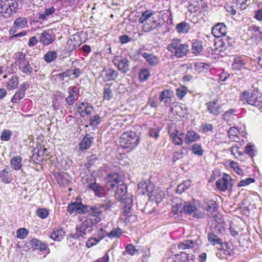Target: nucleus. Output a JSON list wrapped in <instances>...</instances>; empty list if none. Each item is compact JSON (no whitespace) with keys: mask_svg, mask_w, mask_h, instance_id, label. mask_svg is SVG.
Listing matches in <instances>:
<instances>
[{"mask_svg":"<svg viewBox=\"0 0 262 262\" xmlns=\"http://www.w3.org/2000/svg\"><path fill=\"white\" fill-rule=\"evenodd\" d=\"M8 77V80L6 84V87L7 89L9 90L15 89L19 84L18 77L15 75H9L8 74H5L3 76V78L4 79H6Z\"/></svg>","mask_w":262,"mask_h":262,"instance_id":"aec40b11","label":"nucleus"},{"mask_svg":"<svg viewBox=\"0 0 262 262\" xmlns=\"http://www.w3.org/2000/svg\"><path fill=\"white\" fill-rule=\"evenodd\" d=\"M190 186V181H185L183 183L179 184L177 188V192L181 194L185 191Z\"/></svg>","mask_w":262,"mask_h":262,"instance_id":"3c124183","label":"nucleus"},{"mask_svg":"<svg viewBox=\"0 0 262 262\" xmlns=\"http://www.w3.org/2000/svg\"><path fill=\"white\" fill-rule=\"evenodd\" d=\"M18 10L17 0H0V17L8 18Z\"/></svg>","mask_w":262,"mask_h":262,"instance_id":"f03ea898","label":"nucleus"},{"mask_svg":"<svg viewBox=\"0 0 262 262\" xmlns=\"http://www.w3.org/2000/svg\"><path fill=\"white\" fill-rule=\"evenodd\" d=\"M94 222L91 218L85 219L79 225L76 227V235L77 238L83 237L87 233H90L93 231Z\"/></svg>","mask_w":262,"mask_h":262,"instance_id":"39448f33","label":"nucleus"},{"mask_svg":"<svg viewBox=\"0 0 262 262\" xmlns=\"http://www.w3.org/2000/svg\"><path fill=\"white\" fill-rule=\"evenodd\" d=\"M196 243L197 241H193L192 240H185L178 244V249L180 251L189 250L193 248L194 245Z\"/></svg>","mask_w":262,"mask_h":262,"instance_id":"bb28decb","label":"nucleus"},{"mask_svg":"<svg viewBox=\"0 0 262 262\" xmlns=\"http://www.w3.org/2000/svg\"><path fill=\"white\" fill-rule=\"evenodd\" d=\"M175 256L180 262H189L192 259V256H189L186 252L183 251H181L180 254H177Z\"/></svg>","mask_w":262,"mask_h":262,"instance_id":"c03bdc74","label":"nucleus"},{"mask_svg":"<svg viewBox=\"0 0 262 262\" xmlns=\"http://www.w3.org/2000/svg\"><path fill=\"white\" fill-rule=\"evenodd\" d=\"M150 73L148 69L144 68L141 70L139 78L140 81H145L147 80L150 76Z\"/></svg>","mask_w":262,"mask_h":262,"instance_id":"de8ad7c7","label":"nucleus"},{"mask_svg":"<svg viewBox=\"0 0 262 262\" xmlns=\"http://www.w3.org/2000/svg\"><path fill=\"white\" fill-rule=\"evenodd\" d=\"M25 96V94L20 90H18L11 99V101L14 103H17L19 100L23 99Z\"/></svg>","mask_w":262,"mask_h":262,"instance_id":"5fc2aeb1","label":"nucleus"},{"mask_svg":"<svg viewBox=\"0 0 262 262\" xmlns=\"http://www.w3.org/2000/svg\"><path fill=\"white\" fill-rule=\"evenodd\" d=\"M125 251L128 254L130 255H135L136 252L137 251L135 247L131 244L126 246L125 248Z\"/></svg>","mask_w":262,"mask_h":262,"instance_id":"774afa93","label":"nucleus"},{"mask_svg":"<svg viewBox=\"0 0 262 262\" xmlns=\"http://www.w3.org/2000/svg\"><path fill=\"white\" fill-rule=\"evenodd\" d=\"M167 50L178 58L185 56L189 51V47L187 44L182 43L179 39H173L168 45Z\"/></svg>","mask_w":262,"mask_h":262,"instance_id":"20e7f679","label":"nucleus"},{"mask_svg":"<svg viewBox=\"0 0 262 262\" xmlns=\"http://www.w3.org/2000/svg\"><path fill=\"white\" fill-rule=\"evenodd\" d=\"M28 20L25 17H19L17 18L14 21L13 26L9 30V33L11 35L15 33L17 30L22 29L27 27Z\"/></svg>","mask_w":262,"mask_h":262,"instance_id":"f8f14e48","label":"nucleus"},{"mask_svg":"<svg viewBox=\"0 0 262 262\" xmlns=\"http://www.w3.org/2000/svg\"><path fill=\"white\" fill-rule=\"evenodd\" d=\"M127 187L125 184L122 183L116 186L114 196L118 201H124L127 198Z\"/></svg>","mask_w":262,"mask_h":262,"instance_id":"4468645a","label":"nucleus"},{"mask_svg":"<svg viewBox=\"0 0 262 262\" xmlns=\"http://www.w3.org/2000/svg\"><path fill=\"white\" fill-rule=\"evenodd\" d=\"M192 49L194 53H200L202 50V47L199 41H195L192 44Z\"/></svg>","mask_w":262,"mask_h":262,"instance_id":"338daca9","label":"nucleus"},{"mask_svg":"<svg viewBox=\"0 0 262 262\" xmlns=\"http://www.w3.org/2000/svg\"><path fill=\"white\" fill-rule=\"evenodd\" d=\"M186 143L189 144L192 142H194L199 140L200 136L193 130H188L186 133Z\"/></svg>","mask_w":262,"mask_h":262,"instance_id":"c756f323","label":"nucleus"},{"mask_svg":"<svg viewBox=\"0 0 262 262\" xmlns=\"http://www.w3.org/2000/svg\"><path fill=\"white\" fill-rule=\"evenodd\" d=\"M183 212L187 214L191 215L193 217L202 219L204 214L196 207L188 202H184L183 203Z\"/></svg>","mask_w":262,"mask_h":262,"instance_id":"423d86ee","label":"nucleus"},{"mask_svg":"<svg viewBox=\"0 0 262 262\" xmlns=\"http://www.w3.org/2000/svg\"><path fill=\"white\" fill-rule=\"evenodd\" d=\"M227 29L223 23H219L214 26L212 29V34L217 38L226 35Z\"/></svg>","mask_w":262,"mask_h":262,"instance_id":"4be33fe9","label":"nucleus"},{"mask_svg":"<svg viewBox=\"0 0 262 262\" xmlns=\"http://www.w3.org/2000/svg\"><path fill=\"white\" fill-rule=\"evenodd\" d=\"M113 63L123 73H126L129 70V61L126 58L116 57L113 60Z\"/></svg>","mask_w":262,"mask_h":262,"instance_id":"1a4fd4ad","label":"nucleus"},{"mask_svg":"<svg viewBox=\"0 0 262 262\" xmlns=\"http://www.w3.org/2000/svg\"><path fill=\"white\" fill-rule=\"evenodd\" d=\"M88 209L86 205H84L81 202L75 201L69 204L67 211L70 214H85Z\"/></svg>","mask_w":262,"mask_h":262,"instance_id":"0eeeda50","label":"nucleus"},{"mask_svg":"<svg viewBox=\"0 0 262 262\" xmlns=\"http://www.w3.org/2000/svg\"><path fill=\"white\" fill-rule=\"evenodd\" d=\"M204 208L208 212V215L210 217H213L215 216V214H214V213L216 212L217 207L215 201L212 200L206 201L204 205Z\"/></svg>","mask_w":262,"mask_h":262,"instance_id":"412c9836","label":"nucleus"},{"mask_svg":"<svg viewBox=\"0 0 262 262\" xmlns=\"http://www.w3.org/2000/svg\"><path fill=\"white\" fill-rule=\"evenodd\" d=\"M0 178L5 183H9L11 182V179L9 176V172L5 170H3L0 172Z\"/></svg>","mask_w":262,"mask_h":262,"instance_id":"13d9d810","label":"nucleus"},{"mask_svg":"<svg viewBox=\"0 0 262 262\" xmlns=\"http://www.w3.org/2000/svg\"><path fill=\"white\" fill-rule=\"evenodd\" d=\"M15 63L18 66L26 62L28 60L27 55L22 52H18L14 54V56Z\"/></svg>","mask_w":262,"mask_h":262,"instance_id":"72a5a7b5","label":"nucleus"},{"mask_svg":"<svg viewBox=\"0 0 262 262\" xmlns=\"http://www.w3.org/2000/svg\"><path fill=\"white\" fill-rule=\"evenodd\" d=\"M96 178L92 174H90V176H83L81 178V182L84 184L88 188L90 189V186L92 183H94L96 181Z\"/></svg>","mask_w":262,"mask_h":262,"instance_id":"37998d69","label":"nucleus"},{"mask_svg":"<svg viewBox=\"0 0 262 262\" xmlns=\"http://www.w3.org/2000/svg\"><path fill=\"white\" fill-rule=\"evenodd\" d=\"M18 67L21 71L26 74H29L33 71V69L30 66L29 60L21 64Z\"/></svg>","mask_w":262,"mask_h":262,"instance_id":"58836bf2","label":"nucleus"},{"mask_svg":"<svg viewBox=\"0 0 262 262\" xmlns=\"http://www.w3.org/2000/svg\"><path fill=\"white\" fill-rule=\"evenodd\" d=\"M87 211H85V214H88L91 216L96 217L95 219V223H97L101 221L100 216L102 214V210L100 206L98 204L95 205L86 206Z\"/></svg>","mask_w":262,"mask_h":262,"instance_id":"9b49d317","label":"nucleus"},{"mask_svg":"<svg viewBox=\"0 0 262 262\" xmlns=\"http://www.w3.org/2000/svg\"><path fill=\"white\" fill-rule=\"evenodd\" d=\"M220 245L221 248H225V250L227 251V253L228 252L231 255L233 254V248L232 243L223 242V244H221Z\"/></svg>","mask_w":262,"mask_h":262,"instance_id":"680f3d73","label":"nucleus"},{"mask_svg":"<svg viewBox=\"0 0 262 262\" xmlns=\"http://www.w3.org/2000/svg\"><path fill=\"white\" fill-rule=\"evenodd\" d=\"M217 102L218 100L215 99L206 103L207 110L210 114L217 116L223 112L222 105L217 104Z\"/></svg>","mask_w":262,"mask_h":262,"instance_id":"2eb2a0df","label":"nucleus"},{"mask_svg":"<svg viewBox=\"0 0 262 262\" xmlns=\"http://www.w3.org/2000/svg\"><path fill=\"white\" fill-rule=\"evenodd\" d=\"M90 189L92 190L96 195L99 197H101L104 194L105 190V188L101 185L97 183L96 181L92 183L90 186Z\"/></svg>","mask_w":262,"mask_h":262,"instance_id":"cd10ccee","label":"nucleus"},{"mask_svg":"<svg viewBox=\"0 0 262 262\" xmlns=\"http://www.w3.org/2000/svg\"><path fill=\"white\" fill-rule=\"evenodd\" d=\"M255 182L253 178H248L246 179L241 180L237 184L238 187H243L250 184Z\"/></svg>","mask_w":262,"mask_h":262,"instance_id":"e2e57ef3","label":"nucleus"},{"mask_svg":"<svg viewBox=\"0 0 262 262\" xmlns=\"http://www.w3.org/2000/svg\"><path fill=\"white\" fill-rule=\"evenodd\" d=\"M37 214L39 217L43 219L48 216L49 212L45 208H39L37 210Z\"/></svg>","mask_w":262,"mask_h":262,"instance_id":"0e129e2a","label":"nucleus"},{"mask_svg":"<svg viewBox=\"0 0 262 262\" xmlns=\"http://www.w3.org/2000/svg\"><path fill=\"white\" fill-rule=\"evenodd\" d=\"M235 112V110L233 108H230L227 111L225 112L222 115V118L224 120L228 121L229 120L231 115H233Z\"/></svg>","mask_w":262,"mask_h":262,"instance_id":"69168bd1","label":"nucleus"},{"mask_svg":"<svg viewBox=\"0 0 262 262\" xmlns=\"http://www.w3.org/2000/svg\"><path fill=\"white\" fill-rule=\"evenodd\" d=\"M108 181L107 183V186L109 189H113L118 185L119 183L123 182V178L122 177L119 176L117 173H112L108 175Z\"/></svg>","mask_w":262,"mask_h":262,"instance_id":"ddd939ff","label":"nucleus"},{"mask_svg":"<svg viewBox=\"0 0 262 262\" xmlns=\"http://www.w3.org/2000/svg\"><path fill=\"white\" fill-rule=\"evenodd\" d=\"M173 96V92L170 89L165 90L161 92L159 96V100L167 106L171 103L172 98Z\"/></svg>","mask_w":262,"mask_h":262,"instance_id":"6ab92c4d","label":"nucleus"},{"mask_svg":"<svg viewBox=\"0 0 262 262\" xmlns=\"http://www.w3.org/2000/svg\"><path fill=\"white\" fill-rule=\"evenodd\" d=\"M89 124L90 126H97L101 122V119L98 115H95L91 117L89 119Z\"/></svg>","mask_w":262,"mask_h":262,"instance_id":"4d7b16f0","label":"nucleus"},{"mask_svg":"<svg viewBox=\"0 0 262 262\" xmlns=\"http://www.w3.org/2000/svg\"><path fill=\"white\" fill-rule=\"evenodd\" d=\"M112 91L109 85L106 84L104 88L103 98L104 99L110 100L113 97Z\"/></svg>","mask_w":262,"mask_h":262,"instance_id":"8fccbe9b","label":"nucleus"},{"mask_svg":"<svg viewBox=\"0 0 262 262\" xmlns=\"http://www.w3.org/2000/svg\"><path fill=\"white\" fill-rule=\"evenodd\" d=\"M216 255L217 258L223 260L227 259L228 256L232 255L229 253H227V251L225 250V248H220L218 251V252L216 253Z\"/></svg>","mask_w":262,"mask_h":262,"instance_id":"864d4df0","label":"nucleus"},{"mask_svg":"<svg viewBox=\"0 0 262 262\" xmlns=\"http://www.w3.org/2000/svg\"><path fill=\"white\" fill-rule=\"evenodd\" d=\"M248 31L251 37L254 38L256 42H259L262 40V31L260 30L258 26L252 25L249 27Z\"/></svg>","mask_w":262,"mask_h":262,"instance_id":"5701e85b","label":"nucleus"},{"mask_svg":"<svg viewBox=\"0 0 262 262\" xmlns=\"http://www.w3.org/2000/svg\"><path fill=\"white\" fill-rule=\"evenodd\" d=\"M241 100L251 105L262 107V93L258 89L251 92L244 91L241 93Z\"/></svg>","mask_w":262,"mask_h":262,"instance_id":"f257e3e1","label":"nucleus"},{"mask_svg":"<svg viewBox=\"0 0 262 262\" xmlns=\"http://www.w3.org/2000/svg\"><path fill=\"white\" fill-rule=\"evenodd\" d=\"M188 150L186 148L183 147L179 150L174 152L173 155V159L174 161L182 158L187 154Z\"/></svg>","mask_w":262,"mask_h":262,"instance_id":"49530a36","label":"nucleus"},{"mask_svg":"<svg viewBox=\"0 0 262 262\" xmlns=\"http://www.w3.org/2000/svg\"><path fill=\"white\" fill-rule=\"evenodd\" d=\"M160 25L159 20L155 19L154 18L152 17L151 20H149L147 24L143 25V30L144 32H149L156 29Z\"/></svg>","mask_w":262,"mask_h":262,"instance_id":"a878e982","label":"nucleus"},{"mask_svg":"<svg viewBox=\"0 0 262 262\" xmlns=\"http://www.w3.org/2000/svg\"><path fill=\"white\" fill-rule=\"evenodd\" d=\"M152 12L151 10H146L143 12L141 16L139 17L138 21L139 23L144 25L147 24L149 20H151L152 18Z\"/></svg>","mask_w":262,"mask_h":262,"instance_id":"2f4dec72","label":"nucleus"},{"mask_svg":"<svg viewBox=\"0 0 262 262\" xmlns=\"http://www.w3.org/2000/svg\"><path fill=\"white\" fill-rule=\"evenodd\" d=\"M221 235L220 229H212L211 232H209L207 234L208 240L212 245H220L223 244L222 239L220 237Z\"/></svg>","mask_w":262,"mask_h":262,"instance_id":"6e6552de","label":"nucleus"},{"mask_svg":"<svg viewBox=\"0 0 262 262\" xmlns=\"http://www.w3.org/2000/svg\"><path fill=\"white\" fill-rule=\"evenodd\" d=\"M98 160V157L95 155H92L87 157V163L85 165V166L87 168H90L92 165H93L96 161Z\"/></svg>","mask_w":262,"mask_h":262,"instance_id":"052dcab7","label":"nucleus"},{"mask_svg":"<svg viewBox=\"0 0 262 262\" xmlns=\"http://www.w3.org/2000/svg\"><path fill=\"white\" fill-rule=\"evenodd\" d=\"M176 29L178 33H187L190 29V27L188 23L183 21L177 25Z\"/></svg>","mask_w":262,"mask_h":262,"instance_id":"4c0bfd02","label":"nucleus"},{"mask_svg":"<svg viewBox=\"0 0 262 262\" xmlns=\"http://www.w3.org/2000/svg\"><path fill=\"white\" fill-rule=\"evenodd\" d=\"M30 245L32 248L35 250H39L40 251L45 250L47 248V245L42 243L37 238H33L29 242Z\"/></svg>","mask_w":262,"mask_h":262,"instance_id":"c85d7f7f","label":"nucleus"},{"mask_svg":"<svg viewBox=\"0 0 262 262\" xmlns=\"http://www.w3.org/2000/svg\"><path fill=\"white\" fill-rule=\"evenodd\" d=\"M22 158L20 156H17L13 157L11 160V165L15 170H19L21 167V162Z\"/></svg>","mask_w":262,"mask_h":262,"instance_id":"e433bc0d","label":"nucleus"},{"mask_svg":"<svg viewBox=\"0 0 262 262\" xmlns=\"http://www.w3.org/2000/svg\"><path fill=\"white\" fill-rule=\"evenodd\" d=\"M56 39V36L51 30L44 31L41 33L39 41L43 45H48L53 42Z\"/></svg>","mask_w":262,"mask_h":262,"instance_id":"9d476101","label":"nucleus"},{"mask_svg":"<svg viewBox=\"0 0 262 262\" xmlns=\"http://www.w3.org/2000/svg\"><path fill=\"white\" fill-rule=\"evenodd\" d=\"M142 56L145 58L148 64L151 66H156L158 62V57L153 54L143 53L142 54Z\"/></svg>","mask_w":262,"mask_h":262,"instance_id":"473e14b6","label":"nucleus"},{"mask_svg":"<svg viewBox=\"0 0 262 262\" xmlns=\"http://www.w3.org/2000/svg\"><path fill=\"white\" fill-rule=\"evenodd\" d=\"M122 233V230L120 228L117 227L115 228H114L112 230L108 232L107 237L111 239L114 238H119L121 237Z\"/></svg>","mask_w":262,"mask_h":262,"instance_id":"ea45409f","label":"nucleus"},{"mask_svg":"<svg viewBox=\"0 0 262 262\" xmlns=\"http://www.w3.org/2000/svg\"><path fill=\"white\" fill-rule=\"evenodd\" d=\"M64 235V232L62 229H55L52 233L50 237L54 241H60L63 239Z\"/></svg>","mask_w":262,"mask_h":262,"instance_id":"c9c22d12","label":"nucleus"},{"mask_svg":"<svg viewBox=\"0 0 262 262\" xmlns=\"http://www.w3.org/2000/svg\"><path fill=\"white\" fill-rule=\"evenodd\" d=\"M228 133L229 138L232 141H235L236 140V138H238L239 132L237 128L233 127L229 129Z\"/></svg>","mask_w":262,"mask_h":262,"instance_id":"09e8293b","label":"nucleus"},{"mask_svg":"<svg viewBox=\"0 0 262 262\" xmlns=\"http://www.w3.org/2000/svg\"><path fill=\"white\" fill-rule=\"evenodd\" d=\"M172 211L174 214H177L179 212L182 213L183 211V203L180 201V202L175 203L172 205L171 208Z\"/></svg>","mask_w":262,"mask_h":262,"instance_id":"bf43d9fd","label":"nucleus"},{"mask_svg":"<svg viewBox=\"0 0 262 262\" xmlns=\"http://www.w3.org/2000/svg\"><path fill=\"white\" fill-rule=\"evenodd\" d=\"M113 203L112 201L108 198H106L105 200H103L101 201L100 203L98 204L99 206H100V208H104L105 210H110Z\"/></svg>","mask_w":262,"mask_h":262,"instance_id":"a18cd8bd","label":"nucleus"},{"mask_svg":"<svg viewBox=\"0 0 262 262\" xmlns=\"http://www.w3.org/2000/svg\"><path fill=\"white\" fill-rule=\"evenodd\" d=\"M76 105L78 112L82 117H85V115H90L93 110V107L88 102H79L77 103Z\"/></svg>","mask_w":262,"mask_h":262,"instance_id":"dca6fc26","label":"nucleus"},{"mask_svg":"<svg viewBox=\"0 0 262 262\" xmlns=\"http://www.w3.org/2000/svg\"><path fill=\"white\" fill-rule=\"evenodd\" d=\"M191 151L193 154L198 156H201L203 154V150L200 144H194L191 148Z\"/></svg>","mask_w":262,"mask_h":262,"instance_id":"6e6d98bb","label":"nucleus"},{"mask_svg":"<svg viewBox=\"0 0 262 262\" xmlns=\"http://www.w3.org/2000/svg\"><path fill=\"white\" fill-rule=\"evenodd\" d=\"M231 179L230 176L224 174L222 178L218 179L216 182V186L219 190L225 191L228 187V181Z\"/></svg>","mask_w":262,"mask_h":262,"instance_id":"b1692460","label":"nucleus"},{"mask_svg":"<svg viewBox=\"0 0 262 262\" xmlns=\"http://www.w3.org/2000/svg\"><path fill=\"white\" fill-rule=\"evenodd\" d=\"M140 142L139 137L135 132L128 131L122 134L120 138V143L124 148L133 150L137 147Z\"/></svg>","mask_w":262,"mask_h":262,"instance_id":"7ed1b4c3","label":"nucleus"},{"mask_svg":"<svg viewBox=\"0 0 262 262\" xmlns=\"http://www.w3.org/2000/svg\"><path fill=\"white\" fill-rule=\"evenodd\" d=\"M68 92L69 95L66 98V101L69 105H72L74 104L77 99L79 91L75 86H74L69 87L68 89Z\"/></svg>","mask_w":262,"mask_h":262,"instance_id":"a211bd4d","label":"nucleus"},{"mask_svg":"<svg viewBox=\"0 0 262 262\" xmlns=\"http://www.w3.org/2000/svg\"><path fill=\"white\" fill-rule=\"evenodd\" d=\"M29 234V230L25 228L18 229L16 231L17 237L23 239H25Z\"/></svg>","mask_w":262,"mask_h":262,"instance_id":"603ef678","label":"nucleus"},{"mask_svg":"<svg viewBox=\"0 0 262 262\" xmlns=\"http://www.w3.org/2000/svg\"><path fill=\"white\" fill-rule=\"evenodd\" d=\"M170 137L176 145H182L184 141L186 143V134H185L178 130H175L172 133H170Z\"/></svg>","mask_w":262,"mask_h":262,"instance_id":"f3484780","label":"nucleus"},{"mask_svg":"<svg viewBox=\"0 0 262 262\" xmlns=\"http://www.w3.org/2000/svg\"><path fill=\"white\" fill-rule=\"evenodd\" d=\"M93 143V138L86 134L79 143V149L81 150L89 149Z\"/></svg>","mask_w":262,"mask_h":262,"instance_id":"393cba45","label":"nucleus"},{"mask_svg":"<svg viewBox=\"0 0 262 262\" xmlns=\"http://www.w3.org/2000/svg\"><path fill=\"white\" fill-rule=\"evenodd\" d=\"M239 147L237 146H233L230 148V151L231 154L238 160L243 161L244 160L243 158V154L239 150Z\"/></svg>","mask_w":262,"mask_h":262,"instance_id":"a19ab883","label":"nucleus"},{"mask_svg":"<svg viewBox=\"0 0 262 262\" xmlns=\"http://www.w3.org/2000/svg\"><path fill=\"white\" fill-rule=\"evenodd\" d=\"M245 64V61L242 57L235 56L232 64V67L234 70H240L244 67Z\"/></svg>","mask_w":262,"mask_h":262,"instance_id":"7c9ffc66","label":"nucleus"},{"mask_svg":"<svg viewBox=\"0 0 262 262\" xmlns=\"http://www.w3.org/2000/svg\"><path fill=\"white\" fill-rule=\"evenodd\" d=\"M57 57V53L54 51H49L44 56V60L47 63L52 62Z\"/></svg>","mask_w":262,"mask_h":262,"instance_id":"79ce46f5","label":"nucleus"},{"mask_svg":"<svg viewBox=\"0 0 262 262\" xmlns=\"http://www.w3.org/2000/svg\"><path fill=\"white\" fill-rule=\"evenodd\" d=\"M107 80H114L118 77V72L111 69H104L103 71Z\"/></svg>","mask_w":262,"mask_h":262,"instance_id":"f704fd0d","label":"nucleus"}]
</instances>
